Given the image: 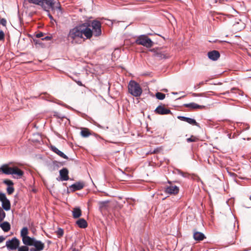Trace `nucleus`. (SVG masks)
<instances>
[{"label":"nucleus","instance_id":"f257e3e1","mask_svg":"<svg viewBox=\"0 0 251 251\" xmlns=\"http://www.w3.org/2000/svg\"><path fill=\"white\" fill-rule=\"evenodd\" d=\"M84 36L86 39L92 37L91 28L88 27L86 24L77 25L70 29L67 35V40L72 44H79Z\"/></svg>","mask_w":251,"mask_h":251},{"label":"nucleus","instance_id":"f03ea898","mask_svg":"<svg viewBox=\"0 0 251 251\" xmlns=\"http://www.w3.org/2000/svg\"><path fill=\"white\" fill-rule=\"evenodd\" d=\"M42 7L48 12L49 11L46 10L47 8H50L52 10L56 9L61 12V6L57 0H43Z\"/></svg>","mask_w":251,"mask_h":251},{"label":"nucleus","instance_id":"7ed1b4c3","mask_svg":"<svg viewBox=\"0 0 251 251\" xmlns=\"http://www.w3.org/2000/svg\"><path fill=\"white\" fill-rule=\"evenodd\" d=\"M128 88L129 93L134 97L140 96L142 93V88L139 84L134 81L129 82Z\"/></svg>","mask_w":251,"mask_h":251},{"label":"nucleus","instance_id":"20e7f679","mask_svg":"<svg viewBox=\"0 0 251 251\" xmlns=\"http://www.w3.org/2000/svg\"><path fill=\"white\" fill-rule=\"evenodd\" d=\"M86 24L88 27H89V26H91V27L92 28V29H91V31L92 32V36L94 35L95 36L97 37L101 35V23L100 22L97 20H94L91 22L89 25H88L87 23Z\"/></svg>","mask_w":251,"mask_h":251},{"label":"nucleus","instance_id":"39448f33","mask_svg":"<svg viewBox=\"0 0 251 251\" xmlns=\"http://www.w3.org/2000/svg\"><path fill=\"white\" fill-rule=\"evenodd\" d=\"M136 43L138 45H142L146 48H151L153 46V42L147 36L143 35L137 38Z\"/></svg>","mask_w":251,"mask_h":251},{"label":"nucleus","instance_id":"423d86ee","mask_svg":"<svg viewBox=\"0 0 251 251\" xmlns=\"http://www.w3.org/2000/svg\"><path fill=\"white\" fill-rule=\"evenodd\" d=\"M20 244L19 240L14 237L6 242L5 246L8 250H16L19 247Z\"/></svg>","mask_w":251,"mask_h":251},{"label":"nucleus","instance_id":"0eeeda50","mask_svg":"<svg viewBox=\"0 0 251 251\" xmlns=\"http://www.w3.org/2000/svg\"><path fill=\"white\" fill-rule=\"evenodd\" d=\"M0 201L1 202L2 208L4 210L8 211L10 209V201L7 199L4 193H0Z\"/></svg>","mask_w":251,"mask_h":251},{"label":"nucleus","instance_id":"6e6552de","mask_svg":"<svg viewBox=\"0 0 251 251\" xmlns=\"http://www.w3.org/2000/svg\"><path fill=\"white\" fill-rule=\"evenodd\" d=\"M31 246L35 247L37 251H42L45 247L44 243H42L41 241L37 240L35 239H34Z\"/></svg>","mask_w":251,"mask_h":251},{"label":"nucleus","instance_id":"1a4fd4ad","mask_svg":"<svg viewBox=\"0 0 251 251\" xmlns=\"http://www.w3.org/2000/svg\"><path fill=\"white\" fill-rule=\"evenodd\" d=\"M155 112L160 115L168 114L171 113V111L165 108L162 106H158L155 110Z\"/></svg>","mask_w":251,"mask_h":251},{"label":"nucleus","instance_id":"9d476101","mask_svg":"<svg viewBox=\"0 0 251 251\" xmlns=\"http://www.w3.org/2000/svg\"><path fill=\"white\" fill-rule=\"evenodd\" d=\"M183 106L190 109H203L205 108V106L199 105L195 102L185 103L184 104Z\"/></svg>","mask_w":251,"mask_h":251},{"label":"nucleus","instance_id":"9b49d317","mask_svg":"<svg viewBox=\"0 0 251 251\" xmlns=\"http://www.w3.org/2000/svg\"><path fill=\"white\" fill-rule=\"evenodd\" d=\"M166 192L170 194H176L179 191L178 187L175 185H170L166 188Z\"/></svg>","mask_w":251,"mask_h":251},{"label":"nucleus","instance_id":"f8f14e48","mask_svg":"<svg viewBox=\"0 0 251 251\" xmlns=\"http://www.w3.org/2000/svg\"><path fill=\"white\" fill-rule=\"evenodd\" d=\"M68 173V171L66 168H63L60 170L59 174L61 180L66 181L69 179Z\"/></svg>","mask_w":251,"mask_h":251},{"label":"nucleus","instance_id":"ddd939ff","mask_svg":"<svg viewBox=\"0 0 251 251\" xmlns=\"http://www.w3.org/2000/svg\"><path fill=\"white\" fill-rule=\"evenodd\" d=\"M208 56L212 60H216L220 57V53L217 50H213L208 53Z\"/></svg>","mask_w":251,"mask_h":251},{"label":"nucleus","instance_id":"4468645a","mask_svg":"<svg viewBox=\"0 0 251 251\" xmlns=\"http://www.w3.org/2000/svg\"><path fill=\"white\" fill-rule=\"evenodd\" d=\"M178 118L180 119L181 121H185L191 125H197L198 124L196 122V120L194 119H192L190 118L185 117L184 116H179L178 117Z\"/></svg>","mask_w":251,"mask_h":251},{"label":"nucleus","instance_id":"2eb2a0df","mask_svg":"<svg viewBox=\"0 0 251 251\" xmlns=\"http://www.w3.org/2000/svg\"><path fill=\"white\" fill-rule=\"evenodd\" d=\"M84 183L83 182H77L71 186V188L73 191L79 190L83 188Z\"/></svg>","mask_w":251,"mask_h":251},{"label":"nucleus","instance_id":"dca6fc26","mask_svg":"<svg viewBox=\"0 0 251 251\" xmlns=\"http://www.w3.org/2000/svg\"><path fill=\"white\" fill-rule=\"evenodd\" d=\"M13 167H9L7 165H3L0 168V171L6 175H11Z\"/></svg>","mask_w":251,"mask_h":251},{"label":"nucleus","instance_id":"f3484780","mask_svg":"<svg viewBox=\"0 0 251 251\" xmlns=\"http://www.w3.org/2000/svg\"><path fill=\"white\" fill-rule=\"evenodd\" d=\"M35 238H31L29 236L23 237L22 238V241L25 245L26 246H31L33 242L34 241Z\"/></svg>","mask_w":251,"mask_h":251},{"label":"nucleus","instance_id":"a211bd4d","mask_svg":"<svg viewBox=\"0 0 251 251\" xmlns=\"http://www.w3.org/2000/svg\"><path fill=\"white\" fill-rule=\"evenodd\" d=\"M24 174V172L23 171L19 169L17 167H14L12 169V172H11V175H16L18 177H21L23 176Z\"/></svg>","mask_w":251,"mask_h":251},{"label":"nucleus","instance_id":"6ab92c4d","mask_svg":"<svg viewBox=\"0 0 251 251\" xmlns=\"http://www.w3.org/2000/svg\"><path fill=\"white\" fill-rule=\"evenodd\" d=\"M51 150L58 154L59 156L64 159H67L68 157L63 152L59 150L57 148L54 146H51Z\"/></svg>","mask_w":251,"mask_h":251},{"label":"nucleus","instance_id":"aec40b11","mask_svg":"<svg viewBox=\"0 0 251 251\" xmlns=\"http://www.w3.org/2000/svg\"><path fill=\"white\" fill-rule=\"evenodd\" d=\"M72 213L74 218H78L81 215V210L79 207H75L72 210Z\"/></svg>","mask_w":251,"mask_h":251},{"label":"nucleus","instance_id":"412c9836","mask_svg":"<svg viewBox=\"0 0 251 251\" xmlns=\"http://www.w3.org/2000/svg\"><path fill=\"white\" fill-rule=\"evenodd\" d=\"M77 226L80 228H85L87 226V223L84 219H80L76 222Z\"/></svg>","mask_w":251,"mask_h":251},{"label":"nucleus","instance_id":"4be33fe9","mask_svg":"<svg viewBox=\"0 0 251 251\" xmlns=\"http://www.w3.org/2000/svg\"><path fill=\"white\" fill-rule=\"evenodd\" d=\"M193 236L195 240L197 241L202 240L204 238V234L200 232H194Z\"/></svg>","mask_w":251,"mask_h":251},{"label":"nucleus","instance_id":"5701e85b","mask_svg":"<svg viewBox=\"0 0 251 251\" xmlns=\"http://www.w3.org/2000/svg\"><path fill=\"white\" fill-rule=\"evenodd\" d=\"M0 226L4 232H7L10 229V225L9 223L7 222H4L0 224Z\"/></svg>","mask_w":251,"mask_h":251},{"label":"nucleus","instance_id":"b1692460","mask_svg":"<svg viewBox=\"0 0 251 251\" xmlns=\"http://www.w3.org/2000/svg\"><path fill=\"white\" fill-rule=\"evenodd\" d=\"M80 135L83 137H87L90 135V133L87 128H84L81 131Z\"/></svg>","mask_w":251,"mask_h":251},{"label":"nucleus","instance_id":"393cba45","mask_svg":"<svg viewBox=\"0 0 251 251\" xmlns=\"http://www.w3.org/2000/svg\"><path fill=\"white\" fill-rule=\"evenodd\" d=\"M28 231L27 228L26 227H24L22 229L21 231V236L22 237V238H23V237H24L28 236Z\"/></svg>","mask_w":251,"mask_h":251},{"label":"nucleus","instance_id":"a878e982","mask_svg":"<svg viewBox=\"0 0 251 251\" xmlns=\"http://www.w3.org/2000/svg\"><path fill=\"white\" fill-rule=\"evenodd\" d=\"M108 201H100L99 202V205L100 209H103L106 208L107 205Z\"/></svg>","mask_w":251,"mask_h":251},{"label":"nucleus","instance_id":"bb28decb","mask_svg":"<svg viewBox=\"0 0 251 251\" xmlns=\"http://www.w3.org/2000/svg\"><path fill=\"white\" fill-rule=\"evenodd\" d=\"M29 3H34L42 6L43 0H28Z\"/></svg>","mask_w":251,"mask_h":251},{"label":"nucleus","instance_id":"cd10ccee","mask_svg":"<svg viewBox=\"0 0 251 251\" xmlns=\"http://www.w3.org/2000/svg\"><path fill=\"white\" fill-rule=\"evenodd\" d=\"M156 97L157 99L162 100L165 99V95L160 92H157L155 94Z\"/></svg>","mask_w":251,"mask_h":251},{"label":"nucleus","instance_id":"c85d7f7f","mask_svg":"<svg viewBox=\"0 0 251 251\" xmlns=\"http://www.w3.org/2000/svg\"><path fill=\"white\" fill-rule=\"evenodd\" d=\"M56 234L58 236V237H61V236H63V233H64V231H63V230L61 228H59L56 232Z\"/></svg>","mask_w":251,"mask_h":251},{"label":"nucleus","instance_id":"c756f323","mask_svg":"<svg viewBox=\"0 0 251 251\" xmlns=\"http://www.w3.org/2000/svg\"><path fill=\"white\" fill-rule=\"evenodd\" d=\"M18 251H28L29 249L26 246H23L20 247H18Z\"/></svg>","mask_w":251,"mask_h":251},{"label":"nucleus","instance_id":"7c9ffc66","mask_svg":"<svg viewBox=\"0 0 251 251\" xmlns=\"http://www.w3.org/2000/svg\"><path fill=\"white\" fill-rule=\"evenodd\" d=\"M198 140V138L194 136H192L191 137L187 139L188 142H196Z\"/></svg>","mask_w":251,"mask_h":251},{"label":"nucleus","instance_id":"2f4dec72","mask_svg":"<svg viewBox=\"0 0 251 251\" xmlns=\"http://www.w3.org/2000/svg\"><path fill=\"white\" fill-rule=\"evenodd\" d=\"M14 191V189L12 186H8L7 188V192L9 195L12 194Z\"/></svg>","mask_w":251,"mask_h":251},{"label":"nucleus","instance_id":"473e14b6","mask_svg":"<svg viewBox=\"0 0 251 251\" xmlns=\"http://www.w3.org/2000/svg\"><path fill=\"white\" fill-rule=\"evenodd\" d=\"M3 183L6 185H7L8 186H11L13 185V182L12 181L8 179H5L3 180Z\"/></svg>","mask_w":251,"mask_h":251},{"label":"nucleus","instance_id":"72a5a7b5","mask_svg":"<svg viewBox=\"0 0 251 251\" xmlns=\"http://www.w3.org/2000/svg\"><path fill=\"white\" fill-rule=\"evenodd\" d=\"M4 34L2 30H0V41L4 39Z\"/></svg>","mask_w":251,"mask_h":251},{"label":"nucleus","instance_id":"f704fd0d","mask_svg":"<svg viewBox=\"0 0 251 251\" xmlns=\"http://www.w3.org/2000/svg\"><path fill=\"white\" fill-rule=\"evenodd\" d=\"M0 23L2 25L6 26L7 23L6 20L5 19H2L0 20Z\"/></svg>","mask_w":251,"mask_h":251},{"label":"nucleus","instance_id":"c9c22d12","mask_svg":"<svg viewBox=\"0 0 251 251\" xmlns=\"http://www.w3.org/2000/svg\"><path fill=\"white\" fill-rule=\"evenodd\" d=\"M43 36V33L42 32L37 33L36 35V37L37 38H40Z\"/></svg>","mask_w":251,"mask_h":251},{"label":"nucleus","instance_id":"e433bc0d","mask_svg":"<svg viewBox=\"0 0 251 251\" xmlns=\"http://www.w3.org/2000/svg\"><path fill=\"white\" fill-rule=\"evenodd\" d=\"M51 37L50 36H46L45 37L42 39V40H50Z\"/></svg>","mask_w":251,"mask_h":251},{"label":"nucleus","instance_id":"4c0bfd02","mask_svg":"<svg viewBox=\"0 0 251 251\" xmlns=\"http://www.w3.org/2000/svg\"><path fill=\"white\" fill-rule=\"evenodd\" d=\"M5 239V238L3 236H0V243H2Z\"/></svg>","mask_w":251,"mask_h":251},{"label":"nucleus","instance_id":"58836bf2","mask_svg":"<svg viewBox=\"0 0 251 251\" xmlns=\"http://www.w3.org/2000/svg\"><path fill=\"white\" fill-rule=\"evenodd\" d=\"M193 96H194V97L202 96L203 94H196V93H194L193 94Z\"/></svg>","mask_w":251,"mask_h":251},{"label":"nucleus","instance_id":"ea45409f","mask_svg":"<svg viewBox=\"0 0 251 251\" xmlns=\"http://www.w3.org/2000/svg\"><path fill=\"white\" fill-rule=\"evenodd\" d=\"M236 90H237L236 88H232L231 89L230 91L231 93H234L235 92L234 91H236Z\"/></svg>","mask_w":251,"mask_h":251},{"label":"nucleus","instance_id":"a19ab883","mask_svg":"<svg viewBox=\"0 0 251 251\" xmlns=\"http://www.w3.org/2000/svg\"><path fill=\"white\" fill-rule=\"evenodd\" d=\"M77 82V83L79 86H82V83H81L80 81H77V82Z\"/></svg>","mask_w":251,"mask_h":251},{"label":"nucleus","instance_id":"79ce46f5","mask_svg":"<svg viewBox=\"0 0 251 251\" xmlns=\"http://www.w3.org/2000/svg\"><path fill=\"white\" fill-rule=\"evenodd\" d=\"M48 16L49 17H50V18L51 19V20H52L53 19V18L52 17V16L50 14V13H48Z\"/></svg>","mask_w":251,"mask_h":251},{"label":"nucleus","instance_id":"37998d69","mask_svg":"<svg viewBox=\"0 0 251 251\" xmlns=\"http://www.w3.org/2000/svg\"><path fill=\"white\" fill-rule=\"evenodd\" d=\"M244 26H244V24H243V25H242V26L241 27V28H244Z\"/></svg>","mask_w":251,"mask_h":251},{"label":"nucleus","instance_id":"c03bdc74","mask_svg":"<svg viewBox=\"0 0 251 251\" xmlns=\"http://www.w3.org/2000/svg\"><path fill=\"white\" fill-rule=\"evenodd\" d=\"M203 84V82H201V83H200V85Z\"/></svg>","mask_w":251,"mask_h":251}]
</instances>
